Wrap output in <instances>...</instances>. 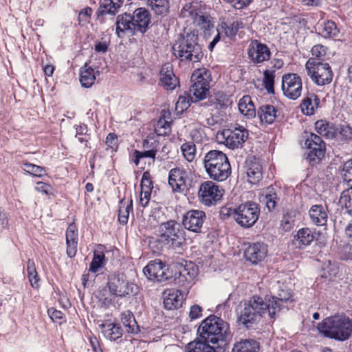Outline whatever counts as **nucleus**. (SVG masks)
Returning a JSON list of instances; mask_svg holds the SVG:
<instances>
[{
    "instance_id": "1",
    "label": "nucleus",
    "mask_w": 352,
    "mask_h": 352,
    "mask_svg": "<svg viewBox=\"0 0 352 352\" xmlns=\"http://www.w3.org/2000/svg\"><path fill=\"white\" fill-rule=\"evenodd\" d=\"M197 333L200 340L188 343L186 352H224L232 336L229 323L214 314L201 321Z\"/></svg>"
},
{
    "instance_id": "2",
    "label": "nucleus",
    "mask_w": 352,
    "mask_h": 352,
    "mask_svg": "<svg viewBox=\"0 0 352 352\" xmlns=\"http://www.w3.org/2000/svg\"><path fill=\"white\" fill-rule=\"evenodd\" d=\"M279 312L280 307L274 300L266 304L262 297L255 295L241 305L237 322L247 329H254L265 315L274 322Z\"/></svg>"
},
{
    "instance_id": "3",
    "label": "nucleus",
    "mask_w": 352,
    "mask_h": 352,
    "mask_svg": "<svg viewBox=\"0 0 352 352\" xmlns=\"http://www.w3.org/2000/svg\"><path fill=\"white\" fill-rule=\"evenodd\" d=\"M199 39L198 31L195 30L179 34L172 46L173 56L182 62H200L204 52Z\"/></svg>"
},
{
    "instance_id": "4",
    "label": "nucleus",
    "mask_w": 352,
    "mask_h": 352,
    "mask_svg": "<svg viewBox=\"0 0 352 352\" xmlns=\"http://www.w3.org/2000/svg\"><path fill=\"white\" fill-rule=\"evenodd\" d=\"M203 163L209 177L217 182L226 181L232 168L227 155L219 150H210L204 157Z\"/></svg>"
},
{
    "instance_id": "5",
    "label": "nucleus",
    "mask_w": 352,
    "mask_h": 352,
    "mask_svg": "<svg viewBox=\"0 0 352 352\" xmlns=\"http://www.w3.org/2000/svg\"><path fill=\"white\" fill-rule=\"evenodd\" d=\"M318 329L327 338L345 341L352 333V322L346 316H334L323 320L318 324Z\"/></svg>"
},
{
    "instance_id": "6",
    "label": "nucleus",
    "mask_w": 352,
    "mask_h": 352,
    "mask_svg": "<svg viewBox=\"0 0 352 352\" xmlns=\"http://www.w3.org/2000/svg\"><path fill=\"white\" fill-rule=\"evenodd\" d=\"M168 282L185 290L191 287L199 274L198 266L193 262L181 260L174 262L170 270Z\"/></svg>"
},
{
    "instance_id": "7",
    "label": "nucleus",
    "mask_w": 352,
    "mask_h": 352,
    "mask_svg": "<svg viewBox=\"0 0 352 352\" xmlns=\"http://www.w3.org/2000/svg\"><path fill=\"white\" fill-rule=\"evenodd\" d=\"M260 213V205L256 202L248 201L236 208H229L226 214L232 216L240 226L250 228L256 223Z\"/></svg>"
},
{
    "instance_id": "8",
    "label": "nucleus",
    "mask_w": 352,
    "mask_h": 352,
    "mask_svg": "<svg viewBox=\"0 0 352 352\" xmlns=\"http://www.w3.org/2000/svg\"><path fill=\"white\" fill-rule=\"evenodd\" d=\"M160 240L174 248H181L185 243V231L175 220H168L160 226Z\"/></svg>"
},
{
    "instance_id": "9",
    "label": "nucleus",
    "mask_w": 352,
    "mask_h": 352,
    "mask_svg": "<svg viewBox=\"0 0 352 352\" xmlns=\"http://www.w3.org/2000/svg\"><path fill=\"white\" fill-rule=\"evenodd\" d=\"M305 147L307 149L305 160L312 166L319 163L324 157L326 145L321 137L312 132L305 131Z\"/></svg>"
},
{
    "instance_id": "10",
    "label": "nucleus",
    "mask_w": 352,
    "mask_h": 352,
    "mask_svg": "<svg viewBox=\"0 0 352 352\" xmlns=\"http://www.w3.org/2000/svg\"><path fill=\"white\" fill-rule=\"evenodd\" d=\"M305 69L312 81L318 86L329 84L332 81L333 72L327 63L309 58L305 64Z\"/></svg>"
},
{
    "instance_id": "11",
    "label": "nucleus",
    "mask_w": 352,
    "mask_h": 352,
    "mask_svg": "<svg viewBox=\"0 0 352 352\" xmlns=\"http://www.w3.org/2000/svg\"><path fill=\"white\" fill-rule=\"evenodd\" d=\"M314 242L315 245L322 248L325 245L323 234L316 229L305 227L300 228L293 236L292 243L296 248L304 250Z\"/></svg>"
},
{
    "instance_id": "12",
    "label": "nucleus",
    "mask_w": 352,
    "mask_h": 352,
    "mask_svg": "<svg viewBox=\"0 0 352 352\" xmlns=\"http://www.w3.org/2000/svg\"><path fill=\"white\" fill-rule=\"evenodd\" d=\"M170 267L160 259H155L148 262L144 267V275L151 280L165 282L170 276Z\"/></svg>"
},
{
    "instance_id": "13",
    "label": "nucleus",
    "mask_w": 352,
    "mask_h": 352,
    "mask_svg": "<svg viewBox=\"0 0 352 352\" xmlns=\"http://www.w3.org/2000/svg\"><path fill=\"white\" fill-rule=\"evenodd\" d=\"M210 76V71L205 69L199 70L197 75L192 74L191 77V82L192 83L190 87V91L197 100H203L206 98L209 92V81L208 78Z\"/></svg>"
},
{
    "instance_id": "14",
    "label": "nucleus",
    "mask_w": 352,
    "mask_h": 352,
    "mask_svg": "<svg viewBox=\"0 0 352 352\" xmlns=\"http://www.w3.org/2000/svg\"><path fill=\"white\" fill-rule=\"evenodd\" d=\"M302 87L301 78L297 74L289 73L283 76L281 89L285 97L296 100L301 95Z\"/></svg>"
},
{
    "instance_id": "15",
    "label": "nucleus",
    "mask_w": 352,
    "mask_h": 352,
    "mask_svg": "<svg viewBox=\"0 0 352 352\" xmlns=\"http://www.w3.org/2000/svg\"><path fill=\"white\" fill-rule=\"evenodd\" d=\"M236 125L237 126L224 129L221 133L225 145L231 149L239 148L248 137V130L242 126Z\"/></svg>"
},
{
    "instance_id": "16",
    "label": "nucleus",
    "mask_w": 352,
    "mask_h": 352,
    "mask_svg": "<svg viewBox=\"0 0 352 352\" xmlns=\"http://www.w3.org/2000/svg\"><path fill=\"white\" fill-rule=\"evenodd\" d=\"M206 219L205 212L199 210H190L183 215L182 225L184 228L193 232H205L204 223Z\"/></svg>"
},
{
    "instance_id": "17",
    "label": "nucleus",
    "mask_w": 352,
    "mask_h": 352,
    "mask_svg": "<svg viewBox=\"0 0 352 352\" xmlns=\"http://www.w3.org/2000/svg\"><path fill=\"white\" fill-rule=\"evenodd\" d=\"M198 195L201 203L210 206L221 199L222 193L218 185L212 181H206L200 185Z\"/></svg>"
},
{
    "instance_id": "18",
    "label": "nucleus",
    "mask_w": 352,
    "mask_h": 352,
    "mask_svg": "<svg viewBox=\"0 0 352 352\" xmlns=\"http://www.w3.org/2000/svg\"><path fill=\"white\" fill-rule=\"evenodd\" d=\"M250 60L254 64H260L269 60L271 52L266 44L258 40H252L248 50Z\"/></svg>"
},
{
    "instance_id": "19",
    "label": "nucleus",
    "mask_w": 352,
    "mask_h": 352,
    "mask_svg": "<svg viewBox=\"0 0 352 352\" xmlns=\"http://www.w3.org/2000/svg\"><path fill=\"white\" fill-rule=\"evenodd\" d=\"M116 34L120 38H122L125 34L130 36L137 34L131 14L124 12L118 15L116 21Z\"/></svg>"
},
{
    "instance_id": "20",
    "label": "nucleus",
    "mask_w": 352,
    "mask_h": 352,
    "mask_svg": "<svg viewBox=\"0 0 352 352\" xmlns=\"http://www.w3.org/2000/svg\"><path fill=\"white\" fill-rule=\"evenodd\" d=\"M267 252V245L265 243H251L245 248L244 256L247 261L252 264H258L266 258Z\"/></svg>"
},
{
    "instance_id": "21",
    "label": "nucleus",
    "mask_w": 352,
    "mask_h": 352,
    "mask_svg": "<svg viewBox=\"0 0 352 352\" xmlns=\"http://www.w3.org/2000/svg\"><path fill=\"white\" fill-rule=\"evenodd\" d=\"M137 34H144L151 28V14L145 8L135 9L131 14Z\"/></svg>"
},
{
    "instance_id": "22",
    "label": "nucleus",
    "mask_w": 352,
    "mask_h": 352,
    "mask_svg": "<svg viewBox=\"0 0 352 352\" xmlns=\"http://www.w3.org/2000/svg\"><path fill=\"white\" fill-rule=\"evenodd\" d=\"M188 173L184 168H173L168 173V184L175 192H182L187 188Z\"/></svg>"
},
{
    "instance_id": "23",
    "label": "nucleus",
    "mask_w": 352,
    "mask_h": 352,
    "mask_svg": "<svg viewBox=\"0 0 352 352\" xmlns=\"http://www.w3.org/2000/svg\"><path fill=\"white\" fill-rule=\"evenodd\" d=\"M184 292L178 289H167L163 292L164 307L167 310L177 309L184 300Z\"/></svg>"
},
{
    "instance_id": "24",
    "label": "nucleus",
    "mask_w": 352,
    "mask_h": 352,
    "mask_svg": "<svg viewBox=\"0 0 352 352\" xmlns=\"http://www.w3.org/2000/svg\"><path fill=\"white\" fill-rule=\"evenodd\" d=\"M103 274L107 277L105 288L108 289L111 295L118 297L120 290L124 287L126 276L119 271H114L108 274L103 273Z\"/></svg>"
},
{
    "instance_id": "25",
    "label": "nucleus",
    "mask_w": 352,
    "mask_h": 352,
    "mask_svg": "<svg viewBox=\"0 0 352 352\" xmlns=\"http://www.w3.org/2000/svg\"><path fill=\"white\" fill-rule=\"evenodd\" d=\"M248 181L252 184H257L263 178L262 166L255 156L249 157L245 161Z\"/></svg>"
},
{
    "instance_id": "26",
    "label": "nucleus",
    "mask_w": 352,
    "mask_h": 352,
    "mask_svg": "<svg viewBox=\"0 0 352 352\" xmlns=\"http://www.w3.org/2000/svg\"><path fill=\"white\" fill-rule=\"evenodd\" d=\"M160 74V84L165 89L173 91L179 86V80L173 73V66L170 64H164L162 67Z\"/></svg>"
},
{
    "instance_id": "27",
    "label": "nucleus",
    "mask_w": 352,
    "mask_h": 352,
    "mask_svg": "<svg viewBox=\"0 0 352 352\" xmlns=\"http://www.w3.org/2000/svg\"><path fill=\"white\" fill-rule=\"evenodd\" d=\"M65 238L67 255L69 258H74L76 255L78 243V231L75 222L69 224L66 230Z\"/></svg>"
},
{
    "instance_id": "28",
    "label": "nucleus",
    "mask_w": 352,
    "mask_h": 352,
    "mask_svg": "<svg viewBox=\"0 0 352 352\" xmlns=\"http://www.w3.org/2000/svg\"><path fill=\"white\" fill-rule=\"evenodd\" d=\"M311 223L317 226L327 225L328 211L326 207L321 204L313 205L308 211Z\"/></svg>"
},
{
    "instance_id": "29",
    "label": "nucleus",
    "mask_w": 352,
    "mask_h": 352,
    "mask_svg": "<svg viewBox=\"0 0 352 352\" xmlns=\"http://www.w3.org/2000/svg\"><path fill=\"white\" fill-rule=\"evenodd\" d=\"M293 295L292 291L290 289H287L286 287H281L278 292L277 296H273L270 297H266L265 298V301L266 304H269L272 302V300H274L280 307V311L284 309L288 310V307L285 305V303L292 302H293Z\"/></svg>"
},
{
    "instance_id": "30",
    "label": "nucleus",
    "mask_w": 352,
    "mask_h": 352,
    "mask_svg": "<svg viewBox=\"0 0 352 352\" xmlns=\"http://www.w3.org/2000/svg\"><path fill=\"white\" fill-rule=\"evenodd\" d=\"M257 115L262 124H272L278 117V109L270 104H262L257 110Z\"/></svg>"
},
{
    "instance_id": "31",
    "label": "nucleus",
    "mask_w": 352,
    "mask_h": 352,
    "mask_svg": "<svg viewBox=\"0 0 352 352\" xmlns=\"http://www.w3.org/2000/svg\"><path fill=\"white\" fill-rule=\"evenodd\" d=\"M104 249V245L99 244L94 251L93 258L89 264L90 272L96 273L107 264L108 259L105 256Z\"/></svg>"
},
{
    "instance_id": "32",
    "label": "nucleus",
    "mask_w": 352,
    "mask_h": 352,
    "mask_svg": "<svg viewBox=\"0 0 352 352\" xmlns=\"http://www.w3.org/2000/svg\"><path fill=\"white\" fill-rule=\"evenodd\" d=\"M122 3V0H104L96 12L98 19L106 14L116 15Z\"/></svg>"
},
{
    "instance_id": "33",
    "label": "nucleus",
    "mask_w": 352,
    "mask_h": 352,
    "mask_svg": "<svg viewBox=\"0 0 352 352\" xmlns=\"http://www.w3.org/2000/svg\"><path fill=\"white\" fill-rule=\"evenodd\" d=\"M120 320L128 333L136 335L140 333V327L138 324L133 314L131 311L126 310L122 312L120 314Z\"/></svg>"
},
{
    "instance_id": "34",
    "label": "nucleus",
    "mask_w": 352,
    "mask_h": 352,
    "mask_svg": "<svg viewBox=\"0 0 352 352\" xmlns=\"http://www.w3.org/2000/svg\"><path fill=\"white\" fill-rule=\"evenodd\" d=\"M333 137L343 143L352 142V127L347 124H335Z\"/></svg>"
},
{
    "instance_id": "35",
    "label": "nucleus",
    "mask_w": 352,
    "mask_h": 352,
    "mask_svg": "<svg viewBox=\"0 0 352 352\" xmlns=\"http://www.w3.org/2000/svg\"><path fill=\"white\" fill-rule=\"evenodd\" d=\"M320 99L314 93L308 94L302 100L300 104L301 111L305 115L311 116L314 114L315 110L318 107Z\"/></svg>"
},
{
    "instance_id": "36",
    "label": "nucleus",
    "mask_w": 352,
    "mask_h": 352,
    "mask_svg": "<svg viewBox=\"0 0 352 352\" xmlns=\"http://www.w3.org/2000/svg\"><path fill=\"white\" fill-rule=\"evenodd\" d=\"M280 190L274 186H270L265 191V195L263 201H265L266 207L270 212L273 211L280 200L278 195Z\"/></svg>"
},
{
    "instance_id": "37",
    "label": "nucleus",
    "mask_w": 352,
    "mask_h": 352,
    "mask_svg": "<svg viewBox=\"0 0 352 352\" xmlns=\"http://www.w3.org/2000/svg\"><path fill=\"white\" fill-rule=\"evenodd\" d=\"M260 343L254 339H245L234 344L232 352H258Z\"/></svg>"
},
{
    "instance_id": "38",
    "label": "nucleus",
    "mask_w": 352,
    "mask_h": 352,
    "mask_svg": "<svg viewBox=\"0 0 352 352\" xmlns=\"http://www.w3.org/2000/svg\"><path fill=\"white\" fill-rule=\"evenodd\" d=\"M101 327L104 337L110 340L116 341L123 335V329L118 323L102 324Z\"/></svg>"
},
{
    "instance_id": "39",
    "label": "nucleus",
    "mask_w": 352,
    "mask_h": 352,
    "mask_svg": "<svg viewBox=\"0 0 352 352\" xmlns=\"http://www.w3.org/2000/svg\"><path fill=\"white\" fill-rule=\"evenodd\" d=\"M130 212H133V200L131 197L127 201L124 198L119 201L118 221L122 225H126L129 220Z\"/></svg>"
},
{
    "instance_id": "40",
    "label": "nucleus",
    "mask_w": 352,
    "mask_h": 352,
    "mask_svg": "<svg viewBox=\"0 0 352 352\" xmlns=\"http://www.w3.org/2000/svg\"><path fill=\"white\" fill-rule=\"evenodd\" d=\"M96 74H99V71L94 72V69L91 67L87 68V65L81 68L80 74V82L82 87L85 88L91 87L96 80Z\"/></svg>"
},
{
    "instance_id": "41",
    "label": "nucleus",
    "mask_w": 352,
    "mask_h": 352,
    "mask_svg": "<svg viewBox=\"0 0 352 352\" xmlns=\"http://www.w3.org/2000/svg\"><path fill=\"white\" fill-rule=\"evenodd\" d=\"M318 29L319 34L324 38H336L340 34V30L336 23L331 20L324 21Z\"/></svg>"
},
{
    "instance_id": "42",
    "label": "nucleus",
    "mask_w": 352,
    "mask_h": 352,
    "mask_svg": "<svg viewBox=\"0 0 352 352\" xmlns=\"http://www.w3.org/2000/svg\"><path fill=\"white\" fill-rule=\"evenodd\" d=\"M140 292L139 286L132 281H124V287L119 292L118 297L120 298H131L136 296Z\"/></svg>"
},
{
    "instance_id": "43",
    "label": "nucleus",
    "mask_w": 352,
    "mask_h": 352,
    "mask_svg": "<svg viewBox=\"0 0 352 352\" xmlns=\"http://www.w3.org/2000/svg\"><path fill=\"white\" fill-rule=\"evenodd\" d=\"M21 164H22L21 168L25 174L32 175L34 177L41 178L45 173V169L44 167L32 164L27 160H23Z\"/></svg>"
},
{
    "instance_id": "44",
    "label": "nucleus",
    "mask_w": 352,
    "mask_h": 352,
    "mask_svg": "<svg viewBox=\"0 0 352 352\" xmlns=\"http://www.w3.org/2000/svg\"><path fill=\"white\" fill-rule=\"evenodd\" d=\"M335 124L320 120L315 122V130L321 136L333 139Z\"/></svg>"
},
{
    "instance_id": "45",
    "label": "nucleus",
    "mask_w": 352,
    "mask_h": 352,
    "mask_svg": "<svg viewBox=\"0 0 352 352\" xmlns=\"http://www.w3.org/2000/svg\"><path fill=\"white\" fill-rule=\"evenodd\" d=\"M74 129L76 130L75 138L78 139V141L84 144L86 147H89L88 143L91 135L87 125L85 123H80V124H74Z\"/></svg>"
},
{
    "instance_id": "46",
    "label": "nucleus",
    "mask_w": 352,
    "mask_h": 352,
    "mask_svg": "<svg viewBox=\"0 0 352 352\" xmlns=\"http://www.w3.org/2000/svg\"><path fill=\"white\" fill-rule=\"evenodd\" d=\"M28 278L30 285L34 289H38L40 287V277L37 273L35 263L32 259L29 258L27 261Z\"/></svg>"
},
{
    "instance_id": "47",
    "label": "nucleus",
    "mask_w": 352,
    "mask_h": 352,
    "mask_svg": "<svg viewBox=\"0 0 352 352\" xmlns=\"http://www.w3.org/2000/svg\"><path fill=\"white\" fill-rule=\"evenodd\" d=\"M147 3L157 15L164 16L168 12L169 2L168 0H147Z\"/></svg>"
},
{
    "instance_id": "48",
    "label": "nucleus",
    "mask_w": 352,
    "mask_h": 352,
    "mask_svg": "<svg viewBox=\"0 0 352 352\" xmlns=\"http://www.w3.org/2000/svg\"><path fill=\"white\" fill-rule=\"evenodd\" d=\"M275 70L265 69L263 72V85L269 94H274Z\"/></svg>"
},
{
    "instance_id": "49",
    "label": "nucleus",
    "mask_w": 352,
    "mask_h": 352,
    "mask_svg": "<svg viewBox=\"0 0 352 352\" xmlns=\"http://www.w3.org/2000/svg\"><path fill=\"white\" fill-rule=\"evenodd\" d=\"M181 150L184 157L188 161L193 160L195 156L196 147L192 142H186L181 146Z\"/></svg>"
},
{
    "instance_id": "50",
    "label": "nucleus",
    "mask_w": 352,
    "mask_h": 352,
    "mask_svg": "<svg viewBox=\"0 0 352 352\" xmlns=\"http://www.w3.org/2000/svg\"><path fill=\"white\" fill-rule=\"evenodd\" d=\"M239 109L241 113L245 115L248 118H254L257 113L252 102L250 101L247 104L245 102L243 103L240 102L239 104Z\"/></svg>"
},
{
    "instance_id": "51",
    "label": "nucleus",
    "mask_w": 352,
    "mask_h": 352,
    "mask_svg": "<svg viewBox=\"0 0 352 352\" xmlns=\"http://www.w3.org/2000/svg\"><path fill=\"white\" fill-rule=\"evenodd\" d=\"M243 28V23L241 21H234L225 28V33L228 37H234L239 30Z\"/></svg>"
},
{
    "instance_id": "52",
    "label": "nucleus",
    "mask_w": 352,
    "mask_h": 352,
    "mask_svg": "<svg viewBox=\"0 0 352 352\" xmlns=\"http://www.w3.org/2000/svg\"><path fill=\"white\" fill-rule=\"evenodd\" d=\"M141 190H152L153 181L151 180V176L148 171L144 172L141 182H140Z\"/></svg>"
},
{
    "instance_id": "53",
    "label": "nucleus",
    "mask_w": 352,
    "mask_h": 352,
    "mask_svg": "<svg viewBox=\"0 0 352 352\" xmlns=\"http://www.w3.org/2000/svg\"><path fill=\"white\" fill-rule=\"evenodd\" d=\"M324 270L328 272L330 278L336 277L339 272V267L335 261H328L324 263Z\"/></svg>"
},
{
    "instance_id": "54",
    "label": "nucleus",
    "mask_w": 352,
    "mask_h": 352,
    "mask_svg": "<svg viewBox=\"0 0 352 352\" xmlns=\"http://www.w3.org/2000/svg\"><path fill=\"white\" fill-rule=\"evenodd\" d=\"M327 47L322 45H314L311 50V54L314 56L312 58L319 59L322 61V57L326 55Z\"/></svg>"
},
{
    "instance_id": "55",
    "label": "nucleus",
    "mask_w": 352,
    "mask_h": 352,
    "mask_svg": "<svg viewBox=\"0 0 352 352\" xmlns=\"http://www.w3.org/2000/svg\"><path fill=\"white\" fill-rule=\"evenodd\" d=\"M190 107V97L180 96L175 104L176 110L183 112Z\"/></svg>"
},
{
    "instance_id": "56",
    "label": "nucleus",
    "mask_w": 352,
    "mask_h": 352,
    "mask_svg": "<svg viewBox=\"0 0 352 352\" xmlns=\"http://www.w3.org/2000/svg\"><path fill=\"white\" fill-rule=\"evenodd\" d=\"M189 16H191L194 22L197 23L198 25H204L209 22L206 16L199 14L195 10H190Z\"/></svg>"
},
{
    "instance_id": "57",
    "label": "nucleus",
    "mask_w": 352,
    "mask_h": 352,
    "mask_svg": "<svg viewBox=\"0 0 352 352\" xmlns=\"http://www.w3.org/2000/svg\"><path fill=\"white\" fill-rule=\"evenodd\" d=\"M47 314L54 322H57L58 320L63 319L65 317L64 314L61 311L57 310L54 307H50L47 309Z\"/></svg>"
},
{
    "instance_id": "58",
    "label": "nucleus",
    "mask_w": 352,
    "mask_h": 352,
    "mask_svg": "<svg viewBox=\"0 0 352 352\" xmlns=\"http://www.w3.org/2000/svg\"><path fill=\"white\" fill-rule=\"evenodd\" d=\"M105 143L107 146L114 151L118 148V136L114 133H110L106 138Z\"/></svg>"
},
{
    "instance_id": "59",
    "label": "nucleus",
    "mask_w": 352,
    "mask_h": 352,
    "mask_svg": "<svg viewBox=\"0 0 352 352\" xmlns=\"http://www.w3.org/2000/svg\"><path fill=\"white\" fill-rule=\"evenodd\" d=\"M202 308L198 305L191 306L189 311V317L191 320H195L200 318L202 315Z\"/></svg>"
},
{
    "instance_id": "60",
    "label": "nucleus",
    "mask_w": 352,
    "mask_h": 352,
    "mask_svg": "<svg viewBox=\"0 0 352 352\" xmlns=\"http://www.w3.org/2000/svg\"><path fill=\"white\" fill-rule=\"evenodd\" d=\"M217 104L220 108L225 109L232 104L230 99L225 94H221L217 98Z\"/></svg>"
},
{
    "instance_id": "61",
    "label": "nucleus",
    "mask_w": 352,
    "mask_h": 352,
    "mask_svg": "<svg viewBox=\"0 0 352 352\" xmlns=\"http://www.w3.org/2000/svg\"><path fill=\"white\" fill-rule=\"evenodd\" d=\"M36 190L38 192H42L45 195H50L52 186L50 184H46L45 182H39L37 183Z\"/></svg>"
},
{
    "instance_id": "62",
    "label": "nucleus",
    "mask_w": 352,
    "mask_h": 352,
    "mask_svg": "<svg viewBox=\"0 0 352 352\" xmlns=\"http://www.w3.org/2000/svg\"><path fill=\"white\" fill-rule=\"evenodd\" d=\"M0 226L3 228H8V214L1 207H0Z\"/></svg>"
},
{
    "instance_id": "63",
    "label": "nucleus",
    "mask_w": 352,
    "mask_h": 352,
    "mask_svg": "<svg viewBox=\"0 0 352 352\" xmlns=\"http://www.w3.org/2000/svg\"><path fill=\"white\" fill-rule=\"evenodd\" d=\"M109 45L107 42L97 41L94 46V50L97 52L104 53L108 50Z\"/></svg>"
},
{
    "instance_id": "64",
    "label": "nucleus",
    "mask_w": 352,
    "mask_h": 352,
    "mask_svg": "<svg viewBox=\"0 0 352 352\" xmlns=\"http://www.w3.org/2000/svg\"><path fill=\"white\" fill-rule=\"evenodd\" d=\"M158 142L153 140L151 141L148 136L146 139L143 141V147L147 149H157Z\"/></svg>"
}]
</instances>
